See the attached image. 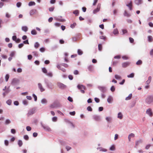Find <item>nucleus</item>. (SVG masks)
<instances>
[{"instance_id": "nucleus-1", "label": "nucleus", "mask_w": 153, "mask_h": 153, "mask_svg": "<svg viewBox=\"0 0 153 153\" xmlns=\"http://www.w3.org/2000/svg\"><path fill=\"white\" fill-rule=\"evenodd\" d=\"M146 103L150 104L153 101V96L149 95L146 98L145 100Z\"/></svg>"}, {"instance_id": "nucleus-2", "label": "nucleus", "mask_w": 153, "mask_h": 153, "mask_svg": "<svg viewBox=\"0 0 153 153\" xmlns=\"http://www.w3.org/2000/svg\"><path fill=\"white\" fill-rule=\"evenodd\" d=\"M77 88H78L80 90V92L82 94H84L85 93V91L84 90H86V87L82 85H78L77 86Z\"/></svg>"}, {"instance_id": "nucleus-3", "label": "nucleus", "mask_w": 153, "mask_h": 153, "mask_svg": "<svg viewBox=\"0 0 153 153\" xmlns=\"http://www.w3.org/2000/svg\"><path fill=\"white\" fill-rule=\"evenodd\" d=\"M130 64L129 62H125L122 63V65L123 68H125L128 66Z\"/></svg>"}, {"instance_id": "nucleus-4", "label": "nucleus", "mask_w": 153, "mask_h": 153, "mask_svg": "<svg viewBox=\"0 0 153 153\" xmlns=\"http://www.w3.org/2000/svg\"><path fill=\"white\" fill-rule=\"evenodd\" d=\"M19 80L17 79H13L12 82L11 84L12 85H14L17 84L19 82Z\"/></svg>"}, {"instance_id": "nucleus-5", "label": "nucleus", "mask_w": 153, "mask_h": 153, "mask_svg": "<svg viewBox=\"0 0 153 153\" xmlns=\"http://www.w3.org/2000/svg\"><path fill=\"white\" fill-rule=\"evenodd\" d=\"M38 87L40 91L42 92L45 91V89L43 88L42 84L40 83H39L38 84Z\"/></svg>"}, {"instance_id": "nucleus-6", "label": "nucleus", "mask_w": 153, "mask_h": 153, "mask_svg": "<svg viewBox=\"0 0 153 153\" xmlns=\"http://www.w3.org/2000/svg\"><path fill=\"white\" fill-rule=\"evenodd\" d=\"M37 13V11L36 9H32L31 10L30 12V15L32 16L33 15L36 14Z\"/></svg>"}, {"instance_id": "nucleus-7", "label": "nucleus", "mask_w": 153, "mask_h": 153, "mask_svg": "<svg viewBox=\"0 0 153 153\" xmlns=\"http://www.w3.org/2000/svg\"><path fill=\"white\" fill-rule=\"evenodd\" d=\"M146 113L148 114L150 117L152 116V113L151 109H149L146 110Z\"/></svg>"}, {"instance_id": "nucleus-8", "label": "nucleus", "mask_w": 153, "mask_h": 153, "mask_svg": "<svg viewBox=\"0 0 153 153\" xmlns=\"http://www.w3.org/2000/svg\"><path fill=\"white\" fill-rule=\"evenodd\" d=\"M43 128L46 131H50L51 130V128L48 126L42 125Z\"/></svg>"}, {"instance_id": "nucleus-9", "label": "nucleus", "mask_w": 153, "mask_h": 153, "mask_svg": "<svg viewBox=\"0 0 153 153\" xmlns=\"http://www.w3.org/2000/svg\"><path fill=\"white\" fill-rule=\"evenodd\" d=\"M94 119L96 121H98L100 120V117L99 116L96 115L93 117Z\"/></svg>"}, {"instance_id": "nucleus-10", "label": "nucleus", "mask_w": 153, "mask_h": 153, "mask_svg": "<svg viewBox=\"0 0 153 153\" xmlns=\"http://www.w3.org/2000/svg\"><path fill=\"white\" fill-rule=\"evenodd\" d=\"M59 87L62 88H66V86L65 85L62 83H59L58 84Z\"/></svg>"}, {"instance_id": "nucleus-11", "label": "nucleus", "mask_w": 153, "mask_h": 153, "mask_svg": "<svg viewBox=\"0 0 153 153\" xmlns=\"http://www.w3.org/2000/svg\"><path fill=\"white\" fill-rule=\"evenodd\" d=\"M126 6L129 7L130 10H132V2L131 1L128 4L126 5Z\"/></svg>"}, {"instance_id": "nucleus-12", "label": "nucleus", "mask_w": 153, "mask_h": 153, "mask_svg": "<svg viewBox=\"0 0 153 153\" xmlns=\"http://www.w3.org/2000/svg\"><path fill=\"white\" fill-rule=\"evenodd\" d=\"M113 100V98L111 96H109L107 99V101L109 103H110Z\"/></svg>"}, {"instance_id": "nucleus-13", "label": "nucleus", "mask_w": 153, "mask_h": 153, "mask_svg": "<svg viewBox=\"0 0 153 153\" xmlns=\"http://www.w3.org/2000/svg\"><path fill=\"white\" fill-rule=\"evenodd\" d=\"M148 40L149 42H152L153 41V38L152 36H149L148 37Z\"/></svg>"}, {"instance_id": "nucleus-14", "label": "nucleus", "mask_w": 153, "mask_h": 153, "mask_svg": "<svg viewBox=\"0 0 153 153\" xmlns=\"http://www.w3.org/2000/svg\"><path fill=\"white\" fill-rule=\"evenodd\" d=\"M22 30L23 31H24L25 32H26L27 31V30H28V28L26 26H24L22 27Z\"/></svg>"}, {"instance_id": "nucleus-15", "label": "nucleus", "mask_w": 153, "mask_h": 153, "mask_svg": "<svg viewBox=\"0 0 153 153\" xmlns=\"http://www.w3.org/2000/svg\"><path fill=\"white\" fill-rule=\"evenodd\" d=\"M132 97V94H129L128 95V96L126 97V100H128L131 99Z\"/></svg>"}, {"instance_id": "nucleus-16", "label": "nucleus", "mask_w": 153, "mask_h": 153, "mask_svg": "<svg viewBox=\"0 0 153 153\" xmlns=\"http://www.w3.org/2000/svg\"><path fill=\"white\" fill-rule=\"evenodd\" d=\"M113 33L114 35H116L117 34H118L119 33V32L118 31V30L117 29H115L113 31Z\"/></svg>"}, {"instance_id": "nucleus-17", "label": "nucleus", "mask_w": 153, "mask_h": 153, "mask_svg": "<svg viewBox=\"0 0 153 153\" xmlns=\"http://www.w3.org/2000/svg\"><path fill=\"white\" fill-rule=\"evenodd\" d=\"M123 117V115L121 112H119L118 114V118L121 119Z\"/></svg>"}, {"instance_id": "nucleus-18", "label": "nucleus", "mask_w": 153, "mask_h": 153, "mask_svg": "<svg viewBox=\"0 0 153 153\" xmlns=\"http://www.w3.org/2000/svg\"><path fill=\"white\" fill-rule=\"evenodd\" d=\"M35 3L34 1H30L28 5L29 6H32V5H35Z\"/></svg>"}, {"instance_id": "nucleus-19", "label": "nucleus", "mask_w": 153, "mask_h": 153, "mask_svg": "<svg viewBox=\"0 0 153 153\" xmlns=\"http://www.w3.org/2000/svg\"><path fill=\"white\" fill-rule=\"evenodd\" d=\"M37 32L36 31V30H33L31 31V33L32 35H36L37 34Z\"/></svg>"}, {"instance_id": "nucleus-20", "label": "nucleus", "mask_w": 153, "mask_h": 153, "mask_svg": "<svg viewBox=\"0 0 153 153\" xmlns=\"http://www.w3.org/2000/svg\"><path fill=\"white\" fill-rule=\"evenodd\" d=\"M124 15L125 16H126L128 17L130 16V15L126 11H125Z\"/></svg>"}, {"instance_id": "nucleus-21", "label": "nucleus", "mask_w": 153, "mask_h": 153, "mask_svg": "<svg viewBox=\"0 0 153 153\" xmlns=\"http://www.w3.org/2000/svg\"><path fill=\"white\" fill-rule=\"evenodd\" d=\"M134 73H132L130 74L127 76V77L128 78H133L134 76Z\"/></svg>"}, {"instance_id": "nucleus-22", "label": "nucleus", "mask_w": 153, "mask_h": 153, "mask_svg": "<svg viewBox=\"0 0 153 153\" xmlns=\"http://www.w3.org/2000/svg\"><path fill=\"white\" fill-rule=\"evenodd\" d=\"M142 0H135V2L137 4H139L141 3Z\"/></svg>"}, {"instance_id": "nucleus-23", "label": "nucleus", "mask_w": 153, "mask_h": 153, "mask_svg": "<svg viewBox=\"0 0 153 153\" xmlns=\"http://www.w3.org/2000/svg\"><path fill=\"white\" fill-rule=\"evenodd\" d=\"M142 61L140 60H139L137 62L136 64L137 65H141L142 64Z\"/></svg>"}, {"instance_id": "nucleus-24", "label": "nucleus", "mask_w": 153, "mask_h": 153, "mask_svg": "<svg viewBox=\"0 0 153 153\" xmlns=\"http://www.w3.org/2000/svg\"><path fill=\"white\" fill-rule=\"evenodd\" d=\"M22 144V141L21 140H18V144L19 147L21 146Z\"/></svg>"}, {"instance_id": "nucleus-25", "label": "nucleus", "mask_w": 153, "mask_h": 153, "mask_svg": "<svg viewBox=\"0 0 153 153\" xmlns=\"http://www.w3.org/2000/svg\"><path fill=\"white\" fill-rule=\"evenodd\" d=\"M39 46V44L38 42H36L35 43L34 45V47L37 48H38Z\"/></svg>"}, {"instance_id": "nucleus-26", "label": "nucleus", "mask_w": 153, "mask_h": 153, "mask_svg": "<svg viewBox=\"0 0 153 153\" xmlns=\"http://www.w3.org/2000/svg\"><path fill=\"white\" fill-rule=\"evenodd\" d=\"M9 78V75L8 74H7L5 76V79L6 82H7Z\"/></svg>"}, {"instance_id": "nucleus-27", "label": "nucleus", "mask_w": 153, "mask_h": 153, "mask_svg": "<svg viewBox=\"0 0 153 153\" xmlns=\"http://www.w3.org/2000/svg\"><path fill=\"white\" fill-rule=\"evenodd\" d=\"M115 78L116 79H121V77L120 76L118 75H115Z\"/></svg>"}, {"instance_id": "nucleus-28", "label": "nucleus", "mask_w": 153, "mask_h": 153, "mask_svg": "<svg viewBox=\"0 0 153 153\" xmlns=\"http://www.w3.org/2000/svg\"><path fill=\"white\" fill-rule=\"evenodd\" d=\"M73 13L76 16H78L79 14V12L78 10H75L73 11Z\"/></svg>"}, {"instance_id": "nucleus-29", "label": "nucleus", "mask_w": 153, "mask_h": 153, "mask_svg": "<svg viewBox=\"0 0 153 153\" xmlns=\"http://www.w3.org/2000/svg\"><path fill=\"white\" fill-rule=\"evenodd\" d=\"M78 54L79 55H81L83 53V52L80 49H78L77 51Z\"/></svg>"}, {"instance_id": "nucleus-30", "label": "nucleus", "mask_w": 153, "mask_h": 153, "mask_svg": "<svg viewBox=\"0 0 153 153\" xmlns=\"http://www.w3.org/2000/svg\"><path fill=\"white\" fill-rule=\"evenodd\" d=\"M98 49L100 51H101L102 49V46L101 44H99L98 46Z\"/></svg>"}, {"instance_id": "nucleus-31", "label": "nucleus", "mask_w": 153, "mask_h": 153, "mask_svg": "<svg viewBox=\"0 0 153 153\" xmlns=\"http://www.w3.org/2000/svg\"><path fill=\"white\" fill-rule=\"evenodd\" d=\"M6 103L8 105H10L11 104L12 101L10 100H9L7 101Z\"/></svg>"}, {"instance_id": "nucleus-32", "label": "nucleus", "mask_w": 153, "mask_h": 153, "mask_svg": "<svg viewBox=\"0 0 153 153\" xmlns=\"http://www.w3.org/2000/svg\"><path fill=\"white\" fill-rule=\"evenodd\" d=\"M122 31L123 33V34H125L127 33L128 31L126 29H123L122 30Z\"/></svg>"}, {"instance_id": "nucleus-33", "label": "nucleus", "mask_w": 153, "mask_h": 153, "mask_svg": "<svg viewBox=\"0 0 153 153\" xmlns=\"http://www.w3.org/2000/svg\"><path fill=\"white\" fill-rule=\"evenodd\" d=\"M76 25V23H74L73 24H71V27L72 28L75 27Z\"/></svg>"}, {"instance_id": "nucleus-34", "label": "nucleus", "mask_w": 153, "mask_h": 153, "mask_svg": "<svg viewBox=\"0 0 153 153\" xmlns=\"http://www.w3.org/2000/svg\"><path fill=\"white\" fill-rule=\"evenodd\" d=\"M41 102L42 103H46L47 102V101L46 99H43L41 100Z\"/></svg>"}, {"instance_id": "nucleus-35", "label": "nucleus", "mask_w": 153, "mask_h": 153, "mask_svg": "<svg viewBox=\"0 0 153 153\" xmlns=\"http://www.w3.org/2000/svg\"><path fill=\"white\" fill-rule=\"evenodd\" d=\"M10 120L9 119H7L5 121V123L6 124H10Z\"/></svg>"}, {"instance_id": "nucleus-36", "label": "nucleus", "mask_w": 153, "mask_h": 153, "mask_svg": "<svg viewBox=\"0 0 153 153\" xmlns=\"http://www.w3.org/2000/svg\"><path fill=\"white\" fill-rule=\"evenodd\" d=\"M106 120L108 122H110L111 120V118L110 117H106Z\"/></svg>"}, {"instance_id": "nucleus-37", "label": "nucleus", "mask_w": 153, "mask_h": 153, "mask_svg": "<svg viewBox=\"0 0 153 153\" xmlns=\"http://www.w3.org/2000/svg\"><path fill=\"white\" fill-rule=\"evenodd\" d=\"M15 54V52L14 51H12L11 52L10 56L11 57L13 56Z\"/></svg>"}, {"instance_id": "nucleus-38", "label": "nucleus", "mask_w": 153, "mask_h": 153, "mask_svg": "<svg viewBox=\"0 0 153 153\" xmlns=\"http://www.w3.org/2000/svg\"><path fill=\"white\" fill-rule=\"evenodd\" d=\"M45 51V48H41L40 49V51L42 52H44Z\"/></svg>"}, {"instance_id": "nucleus-39", "label": "nucleus", "mask_w": 153, "mask_h": 153, "mask_svg": "<svg viewBox=\"0 0 153 153\" xmlns=\"http://www.w3.org/2000/svg\"><path fill=\"white\" fill-rule=\"evenodd\" d=\"M50 107L51 108H56V106L55 104L54 103V104H53L51 105L50 106Z\"/></svg>"}, {"instance_id": "nucleus-40", "label": "nucleus", "mask_w": 153, "mask_h": 153, "mask_svg": "<svg viewBox=\"0 0 153 153\" xmlns=\"http://www.w3.org/2000/svg\"><path fill=\"white\" fill-rule=\"evenodd\" d=\"M42 71L43 73H46L47 72V70L45 68H42Z\"/></svg>"}, {"instance_id": "nucleus-41", "label": "nucleus", "mask_w": 153, "mask_h": 153, "mask_svg": "<svg viewBox=\"0 0 153 153\" xmlns=\"http://www.w3.org/2000/svg\"><path fill=\"white\" fill-rule=\"evenodd\" d=\"M129 40L130 42L131 43H133L134 42V40L132 38L129 37Z\"/></svg>"}, {"instance_id": "nucleus-42", "label": "nucleus", "mask_w": 153, "mask_h": 153, "mask_svg": "<svg viewBox=\"0 0 153 153\" xmlns=\"http://www.w3.org/2000/svg\"><path fill=\"white\" fill-rule=\"evenodd\" d=\"M87 110L89 111H92V108H91L90 107V106H88L87 108Z\"/></svg>"}, {"instance_id": "nucleus-43", "label": "nucleus", "mask_w": 153, "mask_h": 153, "mask_svg": "<svg viewBox=\"0 0 153 153\" xmlns=\"http://www.w3.org/2000/svg\"><path fill=\"white\" fill-rule=\"evenodd\" d=\"M110 149L111 150H114L115 149V147L114 146H112L110 148Z\"/></svg>"}, {"instance_id": "nucleus-44", "label": "nucleus", "mask_w": 153, "mask_h": 153, "mask_svg": "<svg viewBox=\"0 0 153 153\" xmlns=\"http://www.w3.org/2000/svg\"><path fill=\"white\" fill-rule=\"evenodd\" d=\"M11 132L12 133L15 134L16 133V130L14 129H12L11 130Z\"/></svg>"}, {"instance_id": "nucleus-45", "label": "nucleus", "mask_w": 153, "mask_h": 153, "mask_svg": "<svg viewBox=\"0 0 153 153\" xmlns=\"http://www.w3.org/2000/svg\"><path fill=\"white\" fill-rule=\"evenodd\" d=\"M54 9V7H52L49 8V10L50 11H53Z\"/></svg>"}, {"instance_id": "nucleus-46", "label": "nucleus", "mask_w": 153, "mask_h": 153, "mask_svg": "<svg viewBox=\"0 0 153 153\" xmlns=\"http://www.w3.org/2000/svg\"><path fill=\"white\" fill-rule=\"evenodd\" d=\"M4 143L6 146H7L9 144L8 141L7 140H5L4 141Z\"/></svg>"}, {"instance_id": "nucleus-47", "label": "nucleus", "mask_w": 153, "mask_h": 153, "mask_svg": "<svg viewBox=\"0 0 153 153\" xmlns=\"http://www.w3.org/2000/svg\"><path fill=\"white\" fill-rule=\"evenodd\" d=\"M141 141H137L136 142L135 147L137 146L140 143H141Z\"/></svg>"}, {"instance_id": "nucleus-48", "label": "nucleus", "mask_w": 153, "mask_h": 153, "mask_svg": "<svg viewBox=\"0 0 153 153\" xmlns=\"http://www.w3.org/2000/svg\"><path fill=\"white\" fill-rule=\"evenodd\" d=\"M31 127L29 126H27L26 127V129L28 131H30L31 130Z\"/></svg>"}, {"instance_id": "nucleus-49", "label": "nucleus", "mask_w": 153, "mask_h": 153, "mask_svg": "<svg viewBox=\"0 0 153 153\" xmlns=\"http://www.w3.org/2000/svg\"><path fill=\"white\" fill-rule=\"evenodd\" d=\"M24 138L25 140H27L29 139V137L27 135H24Z\"/></svg>"}, {"instance_id": "nucleus-50", "label": "nucleus", "mask_w": 153, "mask_h": 153, "mask_svg": "<svg viewBox=\"0 0 153 153\" xmlns=\"http://www.w3.org/2000/svg\"><path fill=\"white\" fill-rule=\"evenodd\" d=\"M94 100L97 103L99 102L100 101V99L97 98H95Z\"/></svg>"}, {"instance_id": "nucleus-51", "label": "nucleus", "mask_w": 153, "mask_h": 153, "mask_svg": "<svg viewBox=\"0 0 153 153\" xmlns=\"http://www.w3.org/2000/svg\"><path fill=\"white\" fill-rule=\"evenodd\" d=\"M52 120L53 121L56 122L57 120V118L56 117H53Z\"/></svg>"}, {"instance_id": "nucleus-52", "label": "nucleus", "mask_w": 153, "mask_h": 153, "mask_svg": "<svg viewBox=\"0 0 153 153\" xmlns=\"http://www.w3.org/2000/svg\"><path fill=\"white\" fill-rule=\"evenodd\" d=\"M75 111H73V112H70V114L72 116H74L75 115Z\"/></svg>"}, {"instance_id": "nucleus-53", "label": "nucleus", "mask_w": 153, "mask_h": 153, "mask_svg": "<svg viewBox=\"0 0 153 153\" xmlns=\"http://www.w3.org/2000/svg\"><path fill=\"white\" fill-rule=\"evenodd\" d=\"M115 88L114 86H111V90L112 92L114 91H115Z\"/></svg>"}, {"instance_id": "nucleus-54", "label": "nucleus", "mask_w": 153, "mask_h": 153, "mask_svg": "<svg viewBox=\"0 0 153 153\" xmlns=\"http://www.w3.org/2000/svg\"><path fill=\"white\" fill-rule=\"evenodd\" d=\"M22 71V70L21 68H18L17 70V72L18 73H21Z\"/></svg>"}, {"instance_id": "nucleus-55", "label": "nucleus", "mask_w": 153, "mask_h": 153, "mask_svg": "<svg viewBox=\"0 0 153 153\" xmlns=\"http://www.w3.org/2000/svg\"><path fill=\"white\" fill-rule=\"evenodd\" d=\"M101 4H98L97 6V8L98 10H100V8Z\"/></svg>"}, {"instance_id": "nucleus-56", "label": "nucleus", "mask_w": 153, "mask_h": 153, "mask_svg": "<svg viewBox=\"0 0 153 153\" xmlns=\"http://www.w3.org/2000/svg\"><path fill=\"white\" fill-rule=\"evenodd\" d=\"M33 97L34 98V100L35 101H36L37 100V97L34 94H33Z\"/></svg>"}, {"instance_id": "nucleus-57", "label": "nucleus", "mask_w": 153, "mask_h": 153, "mask_svg": "<svg viewBox=\"0 0 153 153\" xmlns=\"http://www.w3.org/2000/svg\"><path fill=\"white\" fill-rule=\"evenodd\" d=\"M27 57L28 59L31 60L32 58V56L31 55H28Z\"/></svg>"}, {"instance_id": "nucleus-58", "label": "nucleus", "mask_w": 153, "mask_h": 153, "mask_svg": "<svg viewBox=\"0 0 153 153\" xmlns=\"http://www.w3.org/2000/svg\"><path fill=\"white\" fill-rule=\"evenodd\" d=\"M74 73L75 75L78 74H79V72L77 70H76L74 71Z\"/></svg>"}, {"instance_id": "nucleus-59", "label": "nucleus", "mask_w": 153, "mask_h": 153, "mask_svg": "<svg viewBox=\"0 0 153 153\" xmlns=\"http://www.w3.org/2000/svg\"><path fill=\"white\" fill-rule=\"evenodd\" d=\"M98 1V0H94V2L93 3V5L94 6L95 5Z\"/></svg>"}, {"instance_id": "nucleus-60", "label": "nucleus", "mask_w": 153, "mask_h": 153, "mask_svg": "<svg viewBox=\"0 0 153 153\" xmlns=\"http://www.w3.org/2000/svg\"><path fill=\"white\" fill-rule=\"evenodd\" d=\"M125 82V80L124 79H123L122 80V81L121 82H120L119 83V84L120 85H123L124 84Z\"/></svg>"}, {"instance_id": "nucleus-61", "label": "nucleus", "mask_w": 153, "mask_h": 153, "mask_svg": "<svg viewBox=\"0 0 153 153\" xmlns=\"http://www.w3.org/2000/svg\"><path fill=\"white\" fill-rule=\"evenodd\" d=\"M24 45V44L23 43H21L20 44H19V45L18 47L19 48H22Z\"/></svg>"}, {"instance_id": "nucleus-62", "label": "nucleus", "mask_w": 153, "mask_h": 153, "mask_svg": "<svg viewBox=\"0 0 153 153\" xmlns=\"http://www.w3.org/2000/svg\"><path fill=\"white\" fill-rule=\"evenodd\" d=\"M13 45L11 43H9L8 45V46L9 48H11L12 47Z\"/></svg>"}, {"instance_id": "nucleus-63", "label": "nucleus", "mask_w": 153, "mask_h": 153, "mask_svg": "<svg viewBox=\"0 0 153 153\" xmlns=\"http://www.w3.org/2000/svg\"><path fill=\"white\" fill-rule=\"evenodd\" d=\"M68 100L70 102H72L73 101L72 98L70 97H68Z\"/></svg>"}, {"instance_id": "nucleus-64", "label": "nucleus", "mask_w": 153, "mask_h": 153, "mask_svg": "<svg viewBox=\"0 0 153 153\" xmlns=\"http://www.w3.org/2000/svg\"><path fill=\"white\" fill-rule=\"evenodd\" d=\"M54 25L56 27H59L60 25V24L59 23H55Z\"/></svg>"}]
</instances>
